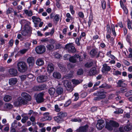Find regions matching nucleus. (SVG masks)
Segmentation results:
<instances>
[{
	"label": "nucleus",
	"instance_id": "obj_1",
	"mask_svg": "<svg viewBox=\"0 0 132 132\" xmlns=\"http://www.w3.org/2000/svg\"><path fill=\"white\" fill-rule=\"evenodd\" d=\"M18 69L20 72H24L27 70V67L26 63L23 61L18 62L17 64Z\"/></svg>",
	"mask_w": 132,
	"mask_h": 132
},
{
	"label": "nucleus",
	"instance_id": "obj_2",
	"mask_svg": "<svg viewBox=\"0 0 132 132\" xmlns=\"http://www.w3.org/2000/svg\"><path fill=\"white\" fill-rule=\"evenodd\" d=\"M63 82L67 90L69 92H71L73 90L71 84L70 82L68 80H64Z\"/></svg>",
	"mask_w": 132,
	"mask_h": 132
},
{
	"label": "nucleus",
	"instance_id": "obj_3",
	"mask_svg": "<svg viewBox=\"0 0 132 132\" xmlns=\"http://www.w3.org/2000/svg\"><path fill=\"white\" fill-rule=\"evenodd\" d=\"M22 26H23L25 28L27 29V30H30L31 27L30 26V23L26 20H21L20 22Z\"/></svg>",
	"mask_w": 132,
	"mask_h": 132
},
{
	"label": "nucleus",
	"instance_id": "obj_4",
	"mask_svg": "<svg viewBox=\"0 0 132 132\" xmlns=\"http://www.w3.org/2000/svg\"><path fill=\"white\" fill-rule=\"evenodd\" d=\"M65 48L70 53H74L76 51L75 47L72 45L71 43H69L66 45Z\"/></svg>",
	"mask_w": 132,
	"mask_h": 132
},
{
	"label": "nucleus",
	"instance_id": "obj_5",
	"mask_svg": "<svg viewBox=\"0 0 132 132\" xmlns=\"http://www.w3.org/2000/svg\"><path fill=\"white\" fill-rule=\"evenodd\" d=\"M36 51L37 53L41 54L46 51L45 47L43 45H40L37 46L36 48Z\"/></svg>",
	"mask_w": 132,
	"mask_h": 132
},
{
	"label": "nucleus",
	"instance_id": "obj_6",
	"mask_svg": "<svg viewBox=\"0 0 132 132\" xmlns=\"http://www.w3.org/2000/svg\"><path fill=\"white\" fill-rule=\"evenodd\" d=\"M105 125L104 121L103 120L100 119L97 121L96 127L98 129L100 130L104 127Z\"/></svg>",
	"mask_w": 132,
	"mask_h": 132
},
{
	"label": "nucleus",
	"instance_id": "obj_7",
	"mask_svg": "<svg viewBox=\"0 0 132 132\" xmlns=\"http://www.w3.org/2000/svg\"><path fill=\"white\" fill-rule=\"evenodd\" d=\"M47 88L46 85L43 84L38 86H34L33 88V89L34 91H41L46 89Z\"/></svg>",
	"mask_w": 132,
	"mask_h": 132
},
{
	"label": "nucleus",
	"instance_id": "obj_8",
	"mask_svg": "<svg viewBox=\"0 0 132 132\" xmlns=\"http://www.w3.org/2000/svg\"><path fill=\"white\" fill-rule=\"evenodd\" d=\"M48 93L51 97H56L57 96L56 93V90L53 87H51L48 90Z\"/></svg>",
	"mask_w": 132,
	"mask_h": 132
},
{
	"label": "nucleus",
	"instance_id": "obj_9",
	"mask_svg": "<svg viewBox=\"0 0 132 132\" xmlns=\"http://www.w3.org/2000/svg\"><path fill=\"white\" fill-rule=\"evenodd\" d=\"M48 79V77L46 76H40L38 77L37 80L38 82L42 83L46 81Z\"/></svg>",
	"mask_w": 132,
	"mask_h": 132
},
{
	"label": "nucleus",
	"instance_id": "obj_10",
	"mask_svg": "<svg viewBox=\"0 0 132 132\" xmlns=\"http://www.w3.org/2000/svg\"><path fill=\"white\" fill-rule=\"evenodd\" d=\"M43 93H40L37 95L36 100L37 103H40L43 102L44 99L43 97Z\"/></svg>",
	"mask_w": 132,
	"mask_h": 132
},
{
	"label": "nucleus",
	"instance_id": "obj_11",
	"mask_svg": "<svg viewBox=\"0 0 132 132\" xmlns=\"http://www.w3.org/2000/svg\"><path fill=\"white\" fill-rule=\"evenodd\" d=\"M99 72L98 71H97L95 67H92L89 71V75L90 76H92L97 74Z\"/></svg>",
	"mask_w": 132,
	"mask_h": 132
},
{
	"label": "nucleus",
	"instance_id": "obj_12",
	"mask_svg": "<svg viewBox=\"0 0 132 132\" xmlns=\"http://www.w3.org/2000/svg\"><path fill=\"white\" fill-rule=\"evenodd\" d=\"M55 67L54 65L51 62H49L47 64V70L50 73L52 72L54 69Z\"/></svg>",
	"mask_w": 132,
	"mask_h": 132
},
{
	"label": "nucleus",
	"instance_id": "obj_13",
	"mask_svg": "<svg viewBox=\"0 0 132 132\" xmlns=\"http://www.w3.org/2000/svg\"><path fill=\"white\" fill-rule=\"evenodd\" d=\"M27 61L30 66H32L34 63V57H29L27 59Z\"/></svg>",
	"mask_w": 132,
	"mask_h": 132
},
{
	"label": "nucleus",
	"instance_id": "obj_14",
	"mask_svg": "<svg viewBox=\"0 0 132 132\" xmlns=\"http://www.w3.org/2000/svg\"><path fill=\"white\" fill-rule=\"evenodd\" d=\"M10 74L14 76H16L18 73L17 70L14 68L11 69L9 70Z\"/></svg>",
	"mask_w": 132,
	"mask_h": 132
},
{
	"label": "nucleus",
	"instance_id": "obj_15",
	"mask_svg": "<svg viewBox=\"0 0 132 132\" xmlns=\"http://www.w3.org/2000/svg\"><path fill=\"white\" fill-rule=\"evenodd\" d=\"M21 96L28 101H30L31 100V96L25 92H23L21 94Z\"/></svg>",
	"mask_w": 132,
	"mask_h": 132
},
{
	"label": "nucleus",
	"instance_id": "obj_16",
	"mask_svg": "<svg viewBox=\"0 0 132 132\" xmlns=\"http://www.w3.org/2000/svg\"><path fill=\"white\" fill-rule=\"evenodd\" d=\"M111 69L110 66H108L106 64H104L103 65V67L102 68V71L103 72L105 71H109Z\"/></svg>",
	"mask_w": 132,
	"mask_h": 132
},
{
	"label": "nucleus",
	"instance_id": "obj_17",
	"mask_svg": "<svg viewBox=\"0 0 132 132\" xmlns=\"http://www.w3.org/2000/svg\"><path fill=\"white\" fill-rule=\"evenodd\" d=\"M18 81L17 79L16 78H12L9 80V84L11 85H13L16 84Z\"/></svg>",
	"mask_w": 132,
	"mask_h": 132
},
{
	"label": "nucleus",
	"instance_id": "obj_18",
	"mask_svg": "<svg viewBox=\"0 0 132 132\" xmlns=\"http://www.w3.org/2000/svg\"><path fill=\"white\" fill-rule=\"evenodd\" d=\"M88 128L87 126L81 127L78 130V132H87Z\"/></svg>",
	"mask_w": 132,
	"mask_h": 132
},
{
	"label": "nucleus",
	"instance_id": "obj_19",
	"mask_svg": "<svg viewBox=\"0 0 132 132\" xmlns=\"http://www.w3.org/2000/svg\"><path fill=\"white\" fill-rule=\"evenodd\" d=\"M63 92V88L61 87H58L56 90V95L57 96L62 94Z\"/></svg>",
	"mask_w": 132,
	"mask_h": 132
},
{
	"label": "nucleus",
	"instance_id": "obj_20",
	"mask_svg": "<svg viewBox=\"0 0 132 132\" xmlns=\"http://www.w3.org/2000/svg\"><path fill=\"white\" fill-rule=\"evenodd\" d=\"M127 85L123 82V81L121 80H119L117 83V87H120L127 86Z\"/></svg>",
	"mask_w": 132,
	"mask_h": 132
},
{
	"label": "nucleus",
	"instance_id": "obj_21",
	"mask_svg": "<svg viewBox=\"0 0 132 132\" xmlns=\"http://www.w3.org/2000/svg\"><path fill=\"white\" fill-rule=\"evenodd\" d=\"M32 19L33 20V21L34 24L38 23L40 22L41 20L38 17L35 16H33L32 17Z\"/></svg>",
	"mask_w": 132,
	"mask_h": 132
},
{
	"label": "nucleus",
	"instance_id": "obj_22",
	"mask_svg": "<svg viewBox=\"0 0 132 132\" xmlns=\"http://www.w3.org/2000/svg\"><path fill=\"white\" fill-rule=\"evenodd\" d=\"M53 76L54 78L57 79H60L61 77L60 73L57 72H55L53 73Z\"/></svg>",
	"mask_w": 132,
	"mask_h": 132
},
{
	"label": "nucleus",
	"instance_id": "obj_23",
	"mask_svg": "<svg viewBox=\"0 0 132 132\" xmlns=\"http://www.w3.org/2000/svg\"><path fill=\"white\" fill-rule=\"evenodd\" d=\"M105 127L106 128L110 131H112L113 129V127L110 124V121L109 122H106Z\"/></svg>",
	"mask_w": 132,
	"mask_h": 132
},
{
	"label": "nucleus",
	"instance_id": "obj_24",
	"mask_svg": "<svg viewBox=\"0 0 132 132\" xmlns=\"http://www.w3.org/2000/svg\"><path fill=\"white\" fill-rule=\"evenodd\" d=\"M110 124L113 127L117 128L119 127V124L117 122L112 120H110Z\"/></svg>",
	"mask_w": 132,
	"mask_h": 132
},
{
	"label": "nucleus",
	"instance_id": "obj_25",
	"mask_svg": "<svg viewBox=\"0 0 132 132\" xmlns=\"http://www.w3.org/2000/svg\"><path fill=\"white\" fill-rule=\"evenodd\" d=\"M36 64L38 65L39 66H42L44 64V62L43 60L42 59L39 58L36 61Z\"/></svg>",
	"mask_w": 132,
	"mask_h": 132
},
{
	"label": "nucleus",
	"instance_id": "obj_26",
	"mask_svg": "<svg viewBox=\"0 0 132 132\" xmlns=\"http://www.w3.org/2000/svg\"><path fill=\"white\" fill-rule=\"evenodd\" d=\"M67 115V113L66 112H64L61 111L57 113V115L59 116L61 118H62L66 117Z\"/></svg>",
	"mask_w": 132,
	"mask_h": 132
},
{
	"label": "nucleus",
	"instance_id": "obj_27",
	"mask_svg": "<svg viewBox=\"0 0 132 132\" xmlns=\"http://www.w3.org/2000/svg\"><path fill=\"white\" fill-rule=\"evenodd\" d=\"M58 66L60 69L61 70L62 72H66L67 69L64 66L60 63L58 64Z\"/></svg>",
	"mask_w": 132,
	"mask_h": 132
},
{
	"label": "nucleus",
	"instance_id": "obj_28",
	"mask_svg": "<svg viewBox=\"0 0 132 132\" xmlns=\"http://www.w3.org/2000/svg\"><path fill=\"white\" fill-rule=\"evenodd\" d=\"M111 88V86L110 85L106 84V83H104L99 86V88Z\"/></svg>",
	"mask_w": 132,
	"mask_h": 132
},
{
	"label": "nucleus",
	"instance_id": "obj_29",
	"mask_svg": "<svg viewBox=\"0 0 132 132\" xmlns=\"http://www.w3.org/2000/svg\"><path fill=\"white\" fill-rule=\"evenodd\" d=\"M19 98L20 99H19V100H20L21 105L22 104L25 105L27 104L28 102L26 100L21 97H19Z\"/></svg>",
	"mask_w": 132,
	"mask_h": 132
},
{
	"label": "nucleus",
	"instance_id": "obj_30",
	"mask_svg": "<svg viewBox=\"0 0 132 132\" xmlns=\"http://www.w3.org/2000/svg\"><path fill=\"white\" fill-rule=\"evenodd\" d=\"M19 99H20L19 97L17 99H16L14 102V104L15 106H18L21 105L20 101Z\"/></svg>",
	"mask_w": 132,
	"mask_h": 132
},
{
	"label": "nucleus",
	"instance_id": "obj_31",
	"mask_svg": "<svg viewBox=\"0 0 132 132\" xmlns=\"http://www.w3.org/2000/svg\"><path fill=\"white\" fill-rule=\"evenodd\" d=\"M98 96L100 98H102L101 99H102L105 97V94H106V92H98Z\"/></svg>",
	"mask_w": 132,
	"mask_h": 132
},
{
	"label": "nucleus",
	"instance_id": "obj_32",
	"mask_svg": "<svg viewBox=\"0 0 132 132\" xmlns=\"http://www.w3.org/2000/svg\"><path fill=\"white\" fill-rule=\"evenodd\" d=\"M72 82L73 84L75 85H77L81 83L82 82V81L81 80H78L73 79L72 80Z\"/></svg>",
	"mask_w": 132,
	"mask_h": 132
},
{
	"label": "nucleus",
	"instance_id": "obj_33",
	"mask_svg": "<svg viewBox=\"0 0 132 132\" xmlns=\"http://www.w3.org/2000/svg\"><path fill=\"white\" fill-rule=\"evenodd\" d=\"M12 97L9 95L5 96L4 98V100L5 102L9 101L12 99Z\"/></svg>",
	"mask_w": 132,
	"mask_h": 132
},
{
	"label": "nucleus",
	"instance_id": "obj_34",
	"mask_svg": "<svg viewBox=\"0 0 132 132\" xmlns=\"http://www.w3.org/2000/svg\"><path fill=\"white\" fill-rule=\"evenodd\" d=\"M38 114L37 112H34L33 110H29L28 113V115L29 116H30L32 114V116H36Z\"/></svg>",
	"mask_w": 132,
	"mask_h": 132
},
{
	"label": "nucleus",
	"instance_id": "obj_35",
	"mask_svg": "<svg viewBox=\"0 0 132 132\" xmlns=\"http://www.w3.org/2000/svg\"><path fill=\"white\" fill-rule=\"evenodd\" d=\"M97 50L95 49L92 50L90 52V54L92 56H94L97 54Z\"/></svg>",
	"mask_w": 132,
	"mask_h": 132
},
{
	"label": "nucleus",
	"instance_id": "obj_36",
	"mask_svg": "<svg viewBox=\"0 0 132 132\" xmlns=\"http://www.w3.org/2000/svg\"><path fill=\"white\" fill-rule=\"evenodd\" d=\"M120 3L121 6L122 8L125 11V13L126 14L128 12L126 8L124 6L123 2L121 1H120Z\"/></svg>",
	"mask_w": 132,
	"mask_h": 132
},
{
	"label": "nucleus",
	"instance_id": "obj_37",
	"mask_svg": "<svg viewBox=\"0 0 132 132\" xmlns=\"http://www.w3.org/2000/svg\"><path fill=\"white\" fill-rule=\"evenodd\" d=\"M69 60L70 62L72 63H75L77 62L76 59L75 58L74 56L70 57L69 59Z\"/></svg>",
	"mask_w": 132,
	"mask_h": 132
},
{
	"label": "nucleus",
	"instance_id": "obj_38",
	"mask_svg": "<svg viewBox=\"0 0 132 132\" xmlns=\"http://www.w3.org/2000/svg\"><path fill=\"white\" fill-rule=\"evenodd\" d=\"M131 126L130 125H127L124 127V129L126 131H128L131 130Z\"/></svg>",
	"mask_w": 132,
	"mask_h": 132
},
{
	"label": "nucleus",
	"instance_id": "obj_39",
	"mask_svg": "<svg viewBox=\"0 0 132 132\" xmlns=\"http://www.w3.org/2000/svg\"><path fill=\"white\" fill-rule=\"evenodd\" d=\"M93 65V62H87L84 65L85 67L89 68L91 67Z\"/></svg>",
	"mask_w": 132,
	"mask_h": 132
},
{
	"label": "nucleus",
	"instance_id": "obj_40",
	"mask_svg": "<svg viewBox=\"0 0 132 132\" xmlns=\"http://www.w3.org/2000/svg\"><path fill=\"white\" fill-rule=\"evenodd\" d=\"M47 50L50 51L52 50L54 48V46L52 44H48L46 46Z\"/></svg>",
	"mask_w": 132,
	"mask_h": 132
},
{
	"label": "nucleus",
	"instance_id": "obj_41",
	"mask_svg": "<svg viewBox=\"0 0 132 132\" xmlns=\"http://www.w3.org/2000/svg\"><path fill=\"white\" fill-rule=\"evenodd\" d=\"M30 30H27V29L25 28V29L22 31L21 32V34L22 35L24 36H26L28 35V31H29Z\"/></svg>",
	"mask_w": 132,
	"mask_h": 132
},
{
	"label": "nucleus",
	"instance_id": "obj_42",
	"mask_svg": "<svg viewBox=\"0 0 132 132\" xmlns=\"http://www.w3.org/2000/svg\"><path fill=\"white\" fill-rule=\"evenodd\" d=\"M54 119L57 122H59L61 121L62 119V118L60 117L58 115H57V116L54 117Z\"/></svg>",
	"mask_w": 132,
	"mask_h": 132
},
{
	"label": "nucleus",
	"instance_id": "obj_43",
	"mask_svg": "<svg viewBox=\"0 0 132 132\" xmlns=\"http://www.w3.org/2000/svg\"><path fill=\"white\" fill-rule=\"evenodd\" d=\"M72 77V75L71 74H69L65 75L63 78L62 79L64 78L66 79H69Z\"/></svg>",
	"mask_w": 132,
	"mask_h": 132
},
{
	"label": "nucleus",
	"instance_id": "obj_44",
	"mask_svg": "<svg viewBox=\"0 0 132 132\" xmlns=\"http://www.w3.org/2000/svg\"><path fill=\"white\" fill-rule=\"evenodd\" d=\"M74 56L76 59L77 60V59H79V61L80 62L82 61V60L81 58V56L79 55L78 54H75L74 55Z\"/></svg>",
	"mask_w": 132,
	"mask_h": 132
},
{
	"label": "nucleus",
	"instance_id": "obj_45",
	"mask_svg": "<svg viewBox=\"0 0 132 132\" xmlns=\"http://www.w3.org/2000/svg\"><path fill=\"white\" fill-rule=\"evenodd\" d=\"M51 119V118H50L49 116H45L42 118L40 119L41 121H43L46 120Z\"/></svg>",
	"mask_w": 132,
	"mask_h": 132
},
{
	"label": "nucleus",
	"instance_id": "obj_46",
	"mask_svg": "<svg viewBox=\"0 0 132 132\" xmlns=\"http://www.w3.org/2000/svg\"><path fill=\"white\" fill-rule=\"evenodd\" d=\"M18 121L16 120H15L12 124V127L13 128H16L17 126L16 125L17 124Z\"/></svg>",
	"mask_w": 132,
	"mask_h": 132
},
{
	"label": "nucleus",
	"instance_id": "obj_47",
	"mask_svg": "<svg viewBox=\"0 0 132 132\" xmlns=\"http://www.w3.org/2000/svg\"><path fill=\"white\" fill-rule=\"evenodd\" d=\"M14 11V10L11 8H9L7 10L6 13L7 14H9L13 12Z\"/></svg>",
	"mask_w": 132,
	"mask_h": 132
},
{
	"label": "nucleus",
	"instance_id": "obj_48",
	"mask_svg": "<svg viewBox=\"0 0 132 132\" xmlns=\"http://www.w3.org/2000/svg\"><path fill=\"white\" fill-rule=\"evenodd\" d=\"M126 86L120 88L121 92H125L127 91V89L126 87Z\"/></svg>",
	"mask_w": 132,
	"mask_h": 132
},
{
	"label": "nucleus",
	"instance_id": "obj_49",
	"mask_svg": "<svg viewBox=\"0 0 132 132\" xmlns=\"http://www.w3.org/2000/svg\"><path fill=\"white\" fill-rule=\"evenodd\" d=\"M131 95H132V90L127 92L125 94V96L127 97H129Z\"/></svg>",
	"mask_w": 132,
	"mask_h": 132
},
{
	"label": "nucleus",
	"instance_id": "obj_50",
	"mask_svg": "<svg viewBox=\"0 0 132 132\" xmlns=\"http://www.w3.org/2000/svg\"><path fill=\"white\" fill-rule=\"evenodd\" d=\"M102 8L104 9L106 7V2L104 0H103L102 1Z\"/></svg>",
	"mask_w": 132,
	"mask_h": 132
},
{
	"label": "nucleus",
	"instance_id": "obj_51",
	"mask_svg": "<svg viewBox=\"0 0 132 132\" xmlns=\"http://www.w3.org/2000/svg\"><path fill=\"white\" fill-rule=\"evenodd\" d=\"M112 31L113 33V35L115 36H116V34L115 31V29H114V25L113 24H112L111 26Z\"/></svg>",
	"mask_w": 132,
	"mask_h": 132
},
{
	"label": "nucleus",
	"instance_id": "obj_52",
	"mask_svg": "<svg viewBox=\"0 0 132 132\" xmlns=\"http://www.w3.org/2000/svg\"><path fill=\"white\" fill-rule=\"evenodd\" d=\"M55 110L57 112H59L60 111V109L58 105L56 104L55 105Z\"/></svg>",
	"mask_w": 132,
	"mask_h": 132
},
{
	"label": "nucleus",
	"instance_id": "obj_53",
	"mask_svg": "<svg viewBox=\"0 0 132 132\" xmlns=\"http://www.w3.org/2000/svg\"><path fill=\"white\" fill-rule=\"evenodd\" d=\"M81 38L79 37V38H76V43L79 46L80 45V43H79V41L80 40Z\"/></svg>",
	"mask_w": 132,
	"mask_h": 132
},
{
	"label": "nucleus",
	"instance_id": "obj_54",
	"mask_svg": "<svg viewBox=\"0 0 132 132\" xmlns=\"http://www.w3.org/2000/svg\"><path fill=\"white\" fill-rule=\"evenodd\" d=\"M83 73V70L82 69H80L78 70L77 71V73L78 75H80Z\"/></svg>",
	"mask_w": 132,
	"mask_h": 132
},
{
	"label": "nucleus",
	"instance_id": "obj_55",
	"mask_svg": "<svg viewBox=\"0 0 132 132\" xmlns=\"http://www.w3.org/2000/svg\"><path fill=\"white\" fill-rule=\"evenodd\" d=\"M71 120L72 122L78 121L79 122H80L81 121V120L79 118H75L72 119Z\"/></svg>",
	"mask_w": 132,
	"mask_h": 132
},
{
	"label": "nucleus",
	"instance_id": "obj_56",
	"mask_svg": "<svg viewBox=\"0 0 132 132\" xmlns=\"http://www.w3.org/2000/svg\"><path fill=\"white\" fill-rule=\"evenodd\" d=\"M6 107L9 109H11L13 107V105L9 103L6 104Z\"/></svg>",
	"mask_w": 132,
	"mask_h": 132
},
{
	"label": "nucleus",
	"instance_id": "obj_57",
	"mask_svg": "<svg viewBox=\"0 0 132 132\" xmlns=\"http://www.w3.org/2000/svg\"><path fill=\"white\" fill-rule=\"evenodd\" d=\"M131 22L130 20H128L127 21V25L128 28L129 29L131 28Z\"/></svg>",
	"mask_w": 132,
	"mask_h": 132
},
{
	"label": "nucleus",
	"instance_id": "obj_58",
	"mask_svg": "<svg viewBox=\"0 0 132 132\" xmlns=\"http://www.w3.org/2000/svg\"><path fill=\"white\" fill-rule=\"evenodd\" d=\"M74 96L75 97L74 100L75 101H77L79 98V94L78 93H76L74 94Z\"/></svg>",
	"mask_w": 132,
	"mask_h": 132
},
{
	"label": "nucleus",
	"instance_id": "obj_59",
	"mask_svg": "<svg viewBox=\"0 0 132 132\" xmlns=\"http://www.w3.org/2000/svg\"><path fill=\"white\" fill-rule=\"evenodd\" d=\"M54 19L55 20L57 21H58L60 19V17L59 16V15L58 14L56 15L54 17Z\"/></svg>",
	"mask_w": 132,
	"mask_h": 132
},
{
	"label": "nucleus",
	"instance_id": "obj_60",
	"mask_svg": "<svg viewBox=\"0 0 132 132\" xmlns=\"http://www.w3.org/2000/svg\"><path fill=\"white\" fill-rule=\"evenodd\" d=\"M54 57L57 59H59L60 58L61 56L59 54L57 53H55L54 55Z\"/></svg>",
	"mask_w": 132,
	"mask_h": 132
},
{
	"label": "nucleus",
	"instance_id": "obj_61",
	"mask_svg": "<svg viewBox=\"0 0 132 132\" xmlns=\"http://www.w3.org/2000/svg\"><path fill=\"white\" fill-rule=\"evenodd\" d=\"M36 116H31L30 118L29 119L32 122H34L35 120V117Z\"/></svg>",
	"mask_w": 132,
	"mask_h": 132
},
{
	"label": "nucleus",
	"instance_id": "obj_62",
	"mask_svg": "<svg viewBox=\"0 0 132 132\" xmlns=\"http://www.w3.org/2000/svg\"><path fill=\"white\" fill-rule=\"evenodd\" d=\"M71 102L69 100L67 101L65 103V105L66 106H67L68 105H69L71 103Z\"/></svg>",
	"mask_w": 132,
	"mask_h": 132
},
{
	"label": "nucleus",
	"instance_id": "obj_63",
	"mask_svg": "<svg viewBox=\"0 0 132 132\" xmlns=\"http://www.w3.org/2000/svg\"><path fill=\"white\" fill-rule=\"evenodd\" d=\"M78 15L81 18H83L84 16L83 13L82 12H79L78 13Z\"/></svg>",
	"mask_w": 132,
	"mask_h": 132
},
{
	"label": "nucleus",
	"instance_id": "obj_64",
	"mask_svg": "<svg viewBox=\"0 0 132 132\" xmlns=\"http://www.w3.org/2000/svg\"><path fill=\"white\" fill-rule=\"evenodd\" d=\"M107 32L108 34H110L111 33V29L110 27L108 25H107Z\"/></svg>",
	"mask_w": 132,
	"mask_h": 132
}]
</instances>
